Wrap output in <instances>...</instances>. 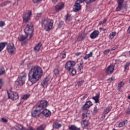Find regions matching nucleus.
I'll return each instance as SVG.
<instances>
[{
  "label": "nucleus",
  "instance_id": "obj_1",
  "mask_svg": "<svg viewBox=\"0 0 130 130\" xmlns=\"http://www.w3.org/2000/svg\"><path fill=\"white\" fill-rule=\"evenodd\" d=\"M43 76V70L39 66H35L32 67L28 73V80L32 82V80L39 81Z\"/></svg>",
  "mask_w": 130,
  "mask_h": 130
},
{
  "label": "nucleus",
  "instance_id": "obj_2",
  "mask_svg": "<svg viewBox=\"0 0 130 130\" xmlns=\"http://www.w3.org/2000/svg\"><path fill=\"white\" fill-rule=\"evenodd\" d=\"M48 106V102L46 100H41L36 105V109L31 112V115L33 117H39L41 114V110L46 108Z\"/></svg>",
  "mask_w": 130,
  "mask_h": 130
},
{
  "label": "nucleus",
  "instance_id": "obj_3",
  "mask_svg": "<svg viewBox=\"0 0 130 130\" xmlns=\"http://www.w3.org/2000/svg\"><path fill=\"white\" fill-rule=\"evenodd\" d=\"M24 32L26 34V36L23 35H20L18 37V40L21 42L24 41L27 37H29V39H31L33 32H34V27L33 24L31 22H29L26 25V27L24 29Z\"/></svg>",
  "mask_w": 130,
  "mask_h": 130
},
{
  "label": "nucleus",
  "instance_id": "obj_4",
  "mask_svg": "<svg viewBox=\"0 0 130 130\" xmlns=\"http://www.w3.org/2000/svg\"><path fill=\"white\" fill-rule=\"evenodd\" d=\"M54 21L53 19L45 18L42 19L41 25L43 28H44L46 31L49 32L53 28Z\"/></svg>",
  "mask_w": 130,
  "mask_h": 130
},
{
  "label": "nucleus",
  "instance_id": "obj_5",
  "mask_svg": "<svg viewBox=\"0 0 130 130\" xmlns=\"http://www.w3.org/2000/svg\"><path fill=\"white\" fill-rule=\"evenodd\" d=\"M75 66H76V62L75 61L69 60L65 64V69L68 72H71L74 69Z\"/></svg>",
  "mask_w": 130,
  "mask_h": 130
},
{
  "label": "nucleus",
  "instance_id": "obj_6",
  "mask_svg": "<svg viewBox=\"0 0 130 130\" xmlns=\"http://www.w3.org/2000/svg\"><path fill=\"white\" fill-rule=\"evenodd\" d=\"M31 16H32V11L31 10H27L24 12L22 17L24 23H27L31 19Z\"/></svg>",
  "mask_w": 130,
  "mask_h": 130
},
{
  "label": "nucleus",
  "instance_id": "obj_7",
  "mask_svg": "<svg viewBox=\"0 0 130 130\" xmlns=\"http://www.w3.org/2000/svg\"><path fill=\"white\" fill-rule=\"evenodd\" d=\"M8 99H11L12 100H17L19 99V94L16 92L11 91L10 92L7 91Z\"/></svg>",
  "mask_w": 130,
  "mask_h": 130
},
{
  "label": "nucleus",
  "instance_id": "obj_8",
  "mask_svg": "<svg viewBox=\"0 0 130 130\" xmlns=\"http://www.w3.org/2000/svg\"><path fill=\"white\" fill-rule=\"evenodd\" d=\"M7 50L10 54L15 53V51H16V48L15 47L14 44L10 43L7 46Z\"/></svg>",
  "mask_w": 130,
  "mask_h": 130
},
{
  "label": "nucleus",
  "instance_id": "obj_9",
  "mask_svg": "<svg viewBox=\"0 0 130 130\" xmlns=\"http://www.w3.org/2000/svg\"><path fill=\"white\" fill-rule=\"evenodd\" d=\"M114 68H115V65L111 64L108 68L106 69V73L108 75H110L114 72Z\"/></svg>",
  "mask_w": 130,
  "mask_h": 130
},
{
  "label": "nucleus",
  "instance_id": "obj_10",
  "mask_svg": "<svg viewBox=\"0 0 130 130\" xmlns=\"http://www.w3.org/2000/svg\"><path fill=\"white\" fill-rule=\"evenodd\" d=\"M63 8H64V3L60 2L55 6V10L56 12H59V11H61Z\"/></svg>",
  "mask_w": 130,
  "mask_h": 130
},
{
  "label": "nucleus",
  "instance_id": "obj_11",
  "mask_svg": "<svg viewBox=\"0 0 130 130\" xmlns=\"http://www.w3.org/2000/svg\"><path fill=\"white\" fill-rule=\"evenodd\" d=\"M99 36V31L97 30H95L93 31L90 35V38L91 39H95V38H97Z\"/></svg>",
  "mask_w": 130,
  "mask_h": 130
},
{
  "label": "nucleus",
  "instance_id": "obj_12",
  "mask_svg": "<svg viewBox=\"0 0 130 130\" xmlns=\"http://www.w3.org/2000/svg\"><path fill=\"white\" fill-rule=\"evenodd\" d=\"M61 71H62V68L59 66H57L54 70V74L55 76H58L59 72H61Z\"/></svg>",
  "mask_w": 130,
  "mask_h": 130
},
{
  "label": "nucleus",
  "instance_id": "obj_13",
  "mask_svg": "<svg viewBox=\"0 0 130 130\" xmlns=\"http://www.w3.org/2000/svg\"><path fill=\"white\" fill-rule=\"evenodd\" d=\"M92 105H93L92 102L90 101H88L86 102L85 104L82 107V109H83V110H87V109L89 108V107H91Z\"/></svg>",
  "mask_w": 130,
  "mask_h": 130
},
{
  "label": "nucleus",
  "instance_id": "obj_14",
  "mask_svg": "<svg viewBox=\"0 0 130 130\" xmlns=\"http://www.w3.org/2000/svg\"><path fill=\"white\" fill-rule=\"evenodd\" d=\"M42 113L43 114L44 116L46 117H49L50 115H51V112L50 111H49L48 110L45 109L42 111Z\"/></svg>",
  "mask_w": 130,
  "mask_h": 130
},
{
  "label": "nucleus",
  "instance_id": "obj_15",
  "mask_svg": "<svg viewBox=\"0 0 130 130\" xmlns=\"http://www.w3.org/2000/svg\"><path fill=\"white\" fill-rule=\"evenodd\" d=\"M77 2L79 4H83V3L85 2L87 5H89V4H92V3L96 2V0H77Z\"/></svg>",
  "mask_w": 130,
  "mask_h": 130
},
{
  "label": "nucleus",
  "instance_id": "obj_16",
  "mask_svg": "<svg viewBox=\"0 0 130 130\" xmlns=\"http://www.w3.org/2000/svg\"><path fill=\"white\" fill-rule=\"evenodd\" d=\"M74 7V12H78L81 10V4L78 1L76 2Z\"/></svg>",
  "mask_w": 130,
  "mask_h": 130
},
{
  "label": "nucleus",
  "instance_id": "obj_17",
  "mask_svg": "<svg viewBox=\"0 0 130 130\" xmlns=\"http://www.w3.org/2000/svg\"><path fill=\"white\" fill-rule=\"evenodd\" d=\"M89 123L88 120H84L83 121L81 122V125L83 128H87L89 126Z\"/></svg>",
  "mask_w": 130,
  "mask_h": 130
},
{
  "label": "nucleus",
  "instance_id": "obj_18",
  "mask_svg": "<svg viewBox=\"0 0 130 130\" xmlns=\"http://www.w3.org/2000/svg\"><path fill=\"white\" fill-rule=\"evenodd\" d=\"M41 46H42V44L41 43H39L35 47L34 51H36V52H37V51H39V50H40V48H41Z\"/></svg>",
  "mask_w": 130,
  "mask_h": 130
},
{
  "label": "nucleus",
  "instance_id": "obj_19",
  "mask_svg": "<svg viewBox=\"0 0 130 130\" xmlns=\"http://www.w3.org/2000/svg\"><path fill=\"white\" fill-rule=\"evenodd\" d=\"M26 81V75L20 76L17 79V82H25Z\"/></svg>",
  "mask_w": 130,
  "mask_h": 130
},
{
  "label": "nucleus",
  "instance_id": "obj_20",
  "mask_svg": "<svg viewBox=\"0 0 130 130\" xmlns=\"http://www.w3.org/2000/svg\"><path fill=\"white\" fill-rule=\"evenodd\" d=\"M99 98H100V94L98 93L96 96L92 97L93 100H94L95 103H99Z\"/></svg>",
  "mask_w": 130,
  "mask_h": 130
},
{
  "label": "nucleus",
  "instance_id": "obj_21",
  "mask_svg": "<svg viewBox=\"0 0 130 130\" xmlns=\"http://www.w3.org/2000/svg\"><path fill=\"white\" fill-rule=\"evenodd\" d=\"M6 44H7V42H2L0 43V52L3 51L5 48L6 47Z\"/></svg>",
  "mask_w": 130,
  "mask_h": 130
},
{
  "label": "nucleus",
  "instance_id": "obj_22",
  "mask_svg": "<svg viewBox=\"0 0 130 130\" xmlns=\"http://www.w3.org/2000/svg\"><path fill=\"white\" fill-rule=\"evenodd\" d=\"M53 127H54V128H59V127H61V124H59L57 122H54L53 124Z\"/></svg>",
  "mask_w": 130,
  "mask_h": 130
},
{
  "label": "nucleus",
  "instance_id": "obj_23",
  "mask_svg": "<svg viewBox=\"0 0 130 130\" xmlns=\"http://www.w3.org/2000/svg\"><path fill=\"white\" fill-rule=\"evenodd\" d=\"M130 62H127L124 65V71H128L129 70Z\"/></svg>",
  "mask_w": 130,
  "mask_h": 130
},
{
  "label": "nucleus",
  "instance_id": "obj_24",
  "mask_svg": "<svg viewBox=\"0 0 130 130\" xmlns=\"http://www.w3.org/2000/svg\"><path fill=\"white\" fill-rule=\"evenodd\" d=\"M123 86H124V83H123V82H121L120 83H118V87H117V90L118 91H120V89H121V88H122V87H123Z\"/></svg>",
  "mask_w": 130,
  "mask_h": 130
},
{
  "label": "nucleus",
  "instance_id": "obj_25",
  "mask_svg": "<svg viewBox=\"0 0 130 130\" xmlns=\"http://www.w3.org/2000/svg\"><path fill=\"white\" fill-rule=\"evenodd\" d=\"M9 4H11V2L7 1L6 2H4L0 4V8H2V7H5L6 6H8Z\"/></svg>",
  "mask_w": 130,
  "mask_h": 130
},
{
  "label": "nucleus",
  "instance_id": "obj_26",
  "mask_svg": "<svg viewBox=\"0 0 130 130\" xmlns=\"http://www.w3.org/2000/svg\"><path fill=\"white\" fill-rule=\"evenodd\" d=\"M127 124V120L125 121H123L119 123V127H122L124 125Z\"/></svg>",
  "mask_w": 130,
  "mask_h": 130
},
{
  "label": "nucleus",
  "instance_id": "obj_27",
  "mask_svg": "<svg viewBox=\"0 0 130 130\" xmlns=\"http://www.w3.org/2000/svg\"><path fill=\"white\" fill-rule=\"evenodd\" d=\"M70 130H80L81 128L77 127V126L74 125H71L69 127Z\"/></svg>",
  "mask_w": 130,
  "mask_h": 130
},
{
  "label": "nucleus",
  "instance_id": "obj_28",
  "mask_svg": "<svg viewBox=\"0 0 130 130\" xmlns=\"http://www.w3.org/2000/svg\"><path fill=\"white\" fill-rule=\"evenodd\" d=\"M60 56L62 59L66 58V57H67V53L66 52V51H62L60 53Z\"/></svg>",
  "mask_w": 130,
  "mask_h": 130
},
{
  "label": "nucleus",
  "instance_id": "obj_29",
  "mask_svg": "<svg viewBox=\"0 0 130 130\" xmlns=\"http://www.w3.org/2000/svg\"><path fill=\"white\" fill-rule=\"evenodd\" d=\"M116 36V31H113L111 32L109 35L110 39H113L114 38V36Z\"/></svg>",
  "mask_w": 130,
  "mask_h": 130
},
{
  "label": "nucleus",
  "instance_id": "obj_30",
  "mask_svg": "<svg viewBox=\"0 0 130 130\" xmlns=\"http://www.w3.org/2000/svg\"><path fill=\"white\" fill-rule=\"evenodd\" d=\"M123 7V5H121L120 4H118V6L117 7V8L116 9V12H120V11H121Z\"/></svg>",
  "mask_w": 130,
  "mask_h": 130
},
{
  "label": "nucleus",
  "instance_id": "obj_31",
  "mask_svg": "<svg viewBox=\"0 0 130 130\" xmlns=\"http://www.w3.org/2000/svg\"><path fill=\"white\" fill-rule=\"evenodd\" d=\"M72 20V16L70 14L68 13L67 15L66 16V21H70Z\"/></svg>",
  "mask_w": 130,
  "mask_h": 130
},
{
  "label": "nucleus",
  "instance_id": "obj_32",
  "mask_svg": "<svg viewBox=\"0 0 130 130\" xmlns=\"http://www.w3.org/2000/svg\"><path fill=\"white\" fill-rule=\"evenodd\" d=\"M111 110V108L110 107H107L106 109H105L104 111V114H107Z\"/></svg>",
  "mask_w": 130,
  "mask_h": 130
},
{
  "label": "nucleus",
  "instance_id": "obj_33",
  "mask_svg": "<svg viewBox=\"0 0 130 130\" xmlns=\"http://www.w3.org/2000/svg\"><path fill=\"white\" fill-rule=\"evenodd\" d=\"M5 73H6L5 68H4L3 67H0V75H4Z\"/></svg>",
  "mask_w": 130,
  "mask_h": 130
},
{
  "label": "nucleus",
  "instance_id": "obj_34",
  "mask_svg": "<svg viewBox=\"0 0 130 130\" xmlns=\"http://www.w3.org/2000/svg\"><path fill=\"white\" fill-rule=\"evenodd\" d=\"M41 85L43 88H46L48 86V83H47V82H42Z\"/></svg>",
  "mask_w": 130,
  "mask_h": 130
},
{
  "label": "nucleus",
  "instance_id": "obj_35",
  "mask_svg": "<svg viewBox=\"0 0 130 130\" xmlns=\"http://www.w3.org/2000/svg\"><path fill=\"white\" fill-rule=\"evenodd\" d=\"M83 68H84V67L83 66V63H80L78 64V71H81V70H83Z\"/></svg>",
  "mask_w": 130,
  "mask_h": 130
},
{
  "label": "nucleus",
  "instance_id": "obj_36",
  "mask_svg": "<svg viewBox=\"0 0 130 130\" xmlns=\"http://www.w3.org/2000/svg\"><path fill=\"white\" fill-rule=\"evenodd\" d=\"M29 97H30V94L27 93L26 94L24 95L23 96V97L22 98V99H23L24 100H26L28 99V98H29Z\"/></svg>",
  "mask_w": 130,
  "mask_h": 130
},
{
  "label": "nucleus",
  "instance_id": "obj_37",
  "mask_svg": "<svg viewBox=\"0 0 130 130\" xmlns=\"http://www.w3.org/2000/svg\"><path fill=\"white\" fill-rule=\"evenodd\" d=\"M50 81H51V78L50 76H48L44 79L43 82H49Z\"/></svg>",
  "mask_w": 130,
  "mask_h": 130
},
{
  "label": "nucleus",
  "instance_id": "obj_38",
  "mask_svg": "<svg viewBox=\"0 0 130 130\" xmlns=\"http://www.w3.org/2000/svg\"><path fill=\"white\" fill-rule=\"evenodd\" d=\"M24 84H25V82H17L16 83V85L19 87V86H23V85H24Z\"/></svg>",
  "mask_w": 130,
  "mask_h": 130
},
{
  "label": "nucleus",
  "instance_id": "obj_39",
  "mask_svg": "<svg viewBox=\"0 0 130 130\" xmlns=\"http://www.w3.org/2000/svg\"><path fill=\"white\" fill-rule=\"evenodd\" d=\"M98 112V108H97L96 106L94 107V109L93 110V114H94V115H95V114H96V113H97V112Z\"/></svg>",
  "mask_w": 130,
  "mask_h": 130
},
{
  "label": "nucleus",
  "instance_id": "obj_40",
  "mask_svg": "<svg viewBox=\"0 0 130 130\" xmlns=\"http://www.w3.org/2000/svg\"><path fill=\"white\" fill-rule=\"evenodd\" d=\"M86 38L85 37L80 36L77 39V41H83V40Z\"/></svg>",
  "mask_w": 130,
  "mask_h": 130
},
{
  "label": "nucleus",
  "instance_id": "obj_41",
  "mask_svg": "<svg viewBox=\"0 0 130 130\" xmlns=\"http://www.w3.org/2000/svg\"><path fill=\"white\" fill-rule=\"evenodd\" d=\"M118 5H121L123 6L124 0H117Z\"/></svg>",
  "mask_w": 130,
  "mask_h": 130
},
{
  "label": "nucleus",
  "instance_id": "obj_42",
  "mask_svg": "<svg viewBox=\"0 0 130 130\" xmlns=\"http://www.w3.org/2000/svg\"><path fill=\"white\" fill-rule=\"evenodd\" d=\"M71 74L72 75H73V76H75V75H76V74H77V71H76V69H74V68H73L71 70Z\"/></svg>",
  "mask_w": 130,
  "mask_h": 130
},
{
  "label": "nucleus",
  "instance_id": "obj_43",
  "mask_svg": "<svg viewBox=\"0 0 130 130\" xmlns=\"http://www.w3.org/2000/svg\"><path fill=\"white\" fill-rule=\"evenodd\" d=\"M107 81H108V82H113V81H115V78H114V77H111V78L108 79L107 80Z\"/></svg>",
  "mask_w": 130,
  "mask_h": 130
},
{
  "label": "nucleus",
  "instance_id": "obj_44",
  "mask_svg": "<svg viewBox=\"0 0 130 130\" xmlns=\"http://www.w3.org/2000/svg\"><path fill=\"white\" fill-rule=\"evenodd\" d=\"M63 25V21H61L59 22V24H58V26L59 28H61Z\"/></svg>",
  "mask_w": 130,
  "mask_h": 130
},
{
  "label": "nucleus",
  "instance_id": "obj_45",
  "mask_svg": "<svg viewBox=\"0 0 130 130\" xmlns=\"http://www.w3.org/2000/svg\"><path fill=\"white\" fill-rule=\"evenodd\" d=\"M109 52H110V49H106L104 51V54H108Z\"/></svg>",
  "mask_w": 130,
  "mask_h": 130
},
{
  "label": "nucleus",
  "instance_id": "obj_46",
  "mask_svg": "<svg viewBox=\"0 0 130 130\" xmlns=\"http://www.w3.org/2000/svg\"><path fill=\"white\" fill-rule=\"evenodd\" d=\"M40 2H42V0H32L34 4H39Z\"/></svg>",
  "mask_w": 130,
  "mask_h": 130
},
{
  "label": "nucleus",
  "instance_id": "obj_47",
  "mask_svg": "<svg viewBox=\"0 0 130 130\" xmlns=\"http://www.w3.org/2000/svg\"><path fill=\"white\" fill-rule=\"evenodd\" d=\"M87 117V113H83L82 114V119H85V118Z\"/></svg>",
  "mask_w": 130,
  "mask_h": 130
},
{
  "label": "nucleus",
  "instance_id": "obj_48",
  "mask_svg": "<svg viewBox=\"0 0 130 130\" xmlns=\"http://www.w3.org/2000/svg\"><path fill=\"white\" fill-rule=\"evenodd\" d=\"M126 114H130V109L129 107H128L125 111Z\"/></svg>",
  "mask_w": 130,
  "mask_h": 130
},
{
  "label": "nucleus",
  "instance_id": "obj_49",
  "mask_svg": "<svg viewBox=\"0 0 130 130\" xmlns=\"http://www.w3.org/2000/svg\"><path fill=\"white\" fill-rule=\"evenodd\" d=\"M2 121H3V122H5V123H7V122H8V120L5 118H2Z\"/></svg>",
  "mask_w": 130,
  "mask_h": 130
},
{
  "label": "nucleus",
  "instance_id": "obj_50",
  "mask_svg": "<svg viewBox=\"0 0 130 130\" xmlns=\"http://www.w3.org/2000/svg\"><path fill=\"white\" fill-rule=\"evenodd\" d=\"M87 56L89 57H89H92V56H93V52H90L89 54H87Z\"/></svg>",
  "mask_w": 130,
  "mask_h": 130
},
{
  "label": "nucleus",
  "instance_id": "obj_51",
  "mask_svg": "<svg viewBox=\"0 0 130 130\" xmlns=\"http://www.w3.org/2000/svg\"><path fill=\"white\" fill-rule=\"evenodd\" d=\"M3 26H5V21L0 22V27H3Z\"/></svg>",
  "mask_w": 130,
  "mask_h": 130
},
{
  "label": "nucleus",
  "instance_id": "obj_52",
  "mask_svg": "<svg viewBox=\"0 0 130 130\" xmlns=\"http://www.w3.org/2000/svg\"><path fill=\"white\" fill-rule=\"evenodd\" d=\"M127 33L130 35V25L127 28Z\"/></svg>",
  "mask_w": 130,
  "mask_h": 130
},
{
  "label": "nucleus",
  "instance_id": "obj_53",
  "mask_svg": "<svg viewBox=\"0 0 130 130\" xmlns=\"http://www.w3.org/2000/svg\"><path fill=\"white\" fill-rule=\"evenodd\" d=\"M25 130H36L35 129H34L33 127H29V128L25 129Z\"/></svg>",
  "mask_w": 130,
  "mask_h": 130
},
{
  "label": "nucleus",
  "instance_id": "obj_54",
  "mask_svg": "<svg viewBox=\"0 0 130 130\" xmlns=\"http://www.w3.org/2000/svg\"><path fill=\"white\" fill-rule=\"evenodd\" d=\"M18 128L20 130H23L24 129H23V126L21 125H18Z\"/></svg>",
  "mask_w": 130,
  "mask_h": 130
},
{
  "label": "nucleus",
  "instance_id": "obj_55",
  "mask_svg": "<svg viewBox=\"0 0 130 130\" xmlns=\"http://www.w3.org/2000/svg\"><path fill=\"white\" fill-rule=\"evenodd\" d=\"M88 98V94H85L83 96L82 99L84 100V99H86V98Z\"/></svg>",
  "mask_w": 130,
  "mask_h": 130
},
{
  "label": "nucleus",
  "instance_id": "obj_56",
  "mask_svg": "<svg viewBox=\"0 0 130 130\" xmlns=\"http://www.w3.org/2000/svg\"><path fill=\"white\" fill-rule=\"evenodd\" d=\"M42 15V13H38L37 15V17H38V18H40V17H41Z\"/></svg>",
  "mask_w": 130,
  "mask_h": 130
},
{
  "label": "nucleus",
  "instance_id": "obj_57",
  "mask_svg": "<svg viewBox=\"0 0 130 130\" xmlns=\"http://www.w3.org/2000/svg\"><path fill=\"white\" fill-rule=\"evenodd\" d=\"M51 1L53 4H56V3H57V2H58V0H51Z\"/></svg>",
  "mask_w": 130,
  "mask_h": 130
},
{
  "label": "nucleus",
  "instance_id": "obj_58",
  "mask_svg": "<svg viewBox=\"0 0 130 130\" xmlns=\"http://www.w3.org/2000/svg\"><path fill=\"white\" fill-rule=\"evenodd\" d=\"M84 59H85V60H87V59H88V58H89V57L87 55H86L84 57Z\"/></svg>",
  "mask_w": 130,
  "mask_h": 130
},
{
  "label": "nucleus",
  "instance_id": "obj_59",
  "mask_svg": "<svg viewBox=\"0 0 130 130\" xmlns=\"http://www.w3.org/2000/svg\"><path fill=\"white\" fill-rule=\"evenodd\" d=\"M81 54V52H77L75 53V55H76V56H79V55H80Z\"/></svg>",
  "mask_w": 130,
  "mask_h": 130
},
{
  "label": "nucleus",
  "instance_id": "obj_60",
  "mask_svg": "<svg viewBox=\"0 0 130 130\" xmlns=\"http://www.w3.org/2000/svg\"><path fill=\"white\" fill-rule=\"evenodd\" d=\"M103 23H104V24H105V23H106V22H107V19L104 18V20H103Z\"/></svg>",
  "mask_w": 130,
  "mask_h": 130
},
{
  "label": "nucleus",
  "instance_id": "obj_61",
  "mask_svg": "<svg viewBox=\"0 0 130 130\" xmlns=\"http://www.w3.org/2000/svg\"><path fill=\"white\" fill-rule=\"evenodd\" d=\"M104 23H103V21H100L99 23V25L100 26H101V25H103Z\"/></svg>",
  "mask_w": 130,
  "mask_h": 130
},
{
  "label": "nucleus",
  "instance_id": "obj_62",
  "mask_svg": "<svg viewBox=\"0 0 130 130\" xmlns=\"http://www.w3.org/2000/svg\"><path fill=\"white\" fill-rule=\"evenodd\" d=\"M11 130H18L16 127H13L11 128Z\"/></svg>",
  "mask_w": 130,
  "mask_h": 130
},
{
  "label": "nucleus",
  "instance_id": "obj_63",
  "mask_svg": "<svg viewBox=\"0 0 130 130\" xmlns=\"http://www.w3.org/2000/svg\"><path fill=\"white\" fill-rule=\"evenodd\" d=\"M3 82H0V89H2V86H3Z\"/></svg>",
  "mask_w": 130,
  "mask_h": 130
},
{
  "label": "nucleus",
  "instance_id": "obj_64",
  "mask_svg": "<svg viewBox=\"0 0 130 130\" xmlns=\"http://www.w3.org/2000/svg\"><path fill=\"white\" fill-rule=\"evenodd\" d=\"M116 49V47H113L112 48L111 50H115Z\"/></svg>",
  "mask_w": 130,
  "mask_h": 130
}]
</instances>
